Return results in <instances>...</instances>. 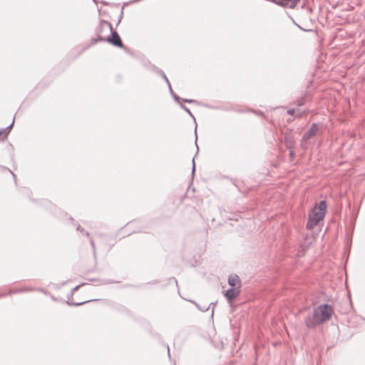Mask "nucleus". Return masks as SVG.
<instances>
[{
  "label": "nucleus",
  "instance_id": "4be33fe9",
  "mask_svg": "<svg viewBox=\"0 0 365 365\" xmlns=\"http://www.w3.org/2000/svg\"><path fill=\"white\" fill-rule=\"evenodd\" d=\"M168 353L170 355V349H169V348H168Z\"/></svg>",
  "mask_w": 365,
  "mask_h": 365
},
{
  "label": "nucleus",
  "instance_id": "412c9836",
  "mask_svg": "<svg viewBox=\"0 0 365 365\" xmlns=\"http://www.w3.org/2000/svg\"><path fill=\"white\" fill-rule=\"evenodd\" d=\"M208 309V308H204L202 310L203 311H207Z\"/></svg>",
  "mask_w": 365,
  "mask_h": 365
},
{
  "label": "nucleus",
  "instance_id": "1a4fd4ad",
  "mask_svg": "<svg viewBox=\"0 0 365 365\" xmlns=\"http://www.w3.org/2000/svg\"><path fill=\"white\" fill-rule=\"evenodd\" d=\"M287 113L291 115H297L300 117L302 115L301 113L299 110H296L295 109H289L287 110Z\"/></svg>",
  "mask_w": 365,
  "mask_h": 365
},
{
  "label": "nucleus",
  "instance_id": "0eeeda50",
  "mask_svg": "<svg viewBox=\"0 0 365 365\" xmlns=\"http://www.w3.org/2000/svg\"><path fill=\"white\" fill-rule=\"evenodd\" d=\"M228 284L230 287H238L240 288L241 282L240 277L237 274H231L228 277Z\"/></svg>",
  "mask_w": 365,
  "mask_h": 365
},
{
  "label": "nucleus",
  "instance_id": "423d86ee",
  "mask_svg": "<svg viewBox=\"0 0 365 365\" xmlns=\"http://www.w3.org/2000/svg\"><path fill=\"white\" fill-rule=\"evenodd\" d=\"M272 1L275 3L277 5H279V6H284V7H289L290 9H293L296 6V5L299 1V0H281V1L272 0Z\"/></svg>",
  "mask_w": 365,
  "mask_h": 365
},
{
  "label": "nucleus",
  "instance_id": "f03ea898",
  "mask_svg": "<svg viewBox=\"0 0 365 365\" xmlns=\"http://www.w3.org/2000/svg\"><path fill=\"white\" fill-rule=\"evenodd\" d=\"M98 32L99 41H106L113 46L120 48L123 46L119 35L116 31H113L112 25L108 21H104L101 22Z\"/></svg>",
  "mask_w": 365,
  "mask_h": 365
},
{
  "label": "nucleus",
  "instance_id": "20e7f679",
  "mask_svg": "<svg viewBox=\"0 0 365 365\" xmlns=\"http://www.w3.org/2000/svg\"><path fill=\"white\" fill-rule=\"evenodd\" d=\"M319 125L317 123H312L309 129L304 133L302 138V146L305 148L309 139L315 136L319 131Z\"/></svg>",
  "mask_w": 365,
  "mask_h": 365
},
{
  "label": "nucleus",
  "instance_id": "ddd939ff",
  "mask_svg": "<svg viewBox=\"0 0 365 365\" xmlns=\"http://www.w3.org/2000/svg\"><path fill=\"white\" fill-rule=\"evenodd\" d=\"M182 108L185 110L190 115L192 116V113L190 112V109L185 107V106H181Z\"/></svg>",
  "mask_w": 365,
  "mask_h": 365
},
{
  "label": "nucleus",
  "instance_id": "a211bd4d",
  "mask_svg": "<svg viewBox=\"0 0 365 365\" xmlns=\"http://www.w3.org/2000/svg\"><path fill=\"white\" fill-rule=\"evenodd\" d=\"M79 287V285L78 286H76L75 288L73 289V292H75L76 291Z\"/></svg>",
  "mask_w": 365,
  "mask_h": 365
},
{
  "label": "nucleus",
  "instance_id": "6ab92c4d",
  "mask_svg": "<svg viewBox=\"0 0 365 365\" xmlns=\"http://www.w3.org/2000/svg\"><path fill=\"white\" fill-rule=\"evenodd\" d=\"M173 96H174L175 99H176V100H178V101L180 99V98H179V97H178V96H175V95H174Z\"/></svg>",
  "mask_w": 365,
  "mask_h": 365
},
{
  "label": "nucleus",
  "instance_id": "7ed1b4c3",
  "mask_svg": "<svg viewBox=\"0 0 365 365\" xmlns=\"http://www.w3.org/2000/svg\"><path fill=\"white\" fill-rule=\"evenodd\" d=\"M326 209L327 203L324 200L320 201L318 205L313 207L309 214V220L307 223V228L308 230L313 229L324 218Z\"/></svg>",
  "mask_w": 365,
  "mask_h": 365
},
{
  "label": "nucleus",
  "instance_id": "f8f14e48",
  "mask_svg": "<svg viewBox=\"0 0 365 365\" xmlns=\"http://www.w3.org/2000/svg\"><path fill=\"white\" fill-rule=\"evenodd\" d=\"M297 102H298L297 105L299 106H303L304 104L305 101H304V98H302L298 100Z\"/></svg>",
  "mask_w": 365,
  "mask_h": 365
},
{
  "label": "nucleus",
  "instance_id": "4468645a",
  "mask_svg": "<svg viewBox=\"0 0 365 365\" xmlns=\"http://www.w3.org/2000/svg\"><path fill=\"white\" fill-rule=\"evenodd\" d=\"M182 101L186 102V103H191L195 101L191 100V99H182Z\"/></svg>",
  "mask_w": 365,
  "mask_h": 365
},
{
  "label": "nucleus",
  "instance_id": "2eb2a0df",
  "mask_svg": "<svg viewBox=\"0 0 365 365\" xmlns=\"http://www.w3.org/2000/svg\"><path fill=\"white\" fill-rule=\"evenodd\" d=\"M90 301L91 300H88V301L82 302H78V303H76V304H73L76 305V306H79V305L83 304L84 303L90 302Z\"/></svg>",
  "mask_w": 365,
  "mask_h": 365
},
{
  "label": "nucleus",
  "instance_id": "6e6552de",
  "mask_svg": "<svg viewBox=\"0 0 365 365\" xmlns=\"http://www.w3.org/2000/svg\"><path fill=\"white\" fill-rule=\"evenodd\" d=\"M13 124H14V121L6 128L0 130V137L4 135V138H6V136L8 135V134L9 133V130L13 126Z\"/></svg>",
  "mask_w": 365,
  "mask_h": 365
},
{
  "label": "nucleus",
  "instance_id": "f3484780",
  "mask_svg": "<svg viewBox=\"0 0 365 365\" xmlns=\"http://www.w3.org/2000/svg\"><path fill=\"white\" fill-rule=\"evenodd\" d=\"M192 173H194L195 171V163H194V159H192Z\"/></svg>",
  "mask_w": 365,
  "mask_h": 365
},
{
  "label": "nucleus",
  "instance_id": "9d476101",
  "mask_svg": "<svg viewBox=\"0 0 365 365\" xmlns=\"http://www.w3.org/2000/svg\"><path fill=\"white\" fill-rule=\"evenodd\" d=\"M160 73H161L162 78H164V80L165 81V82L168 83V87H169V88H170V92L173 93V90H172V88H171L170 83V82H169V81H168V78H167L166 75H165V73H164L163 71H161Z\"/></svg>",
  "mask_w": 365,
  "mask_h": 365
},
{
  "label": "nucleus",
  "instance_id": "aec40b11",
  "mask_svg": "<svg viewBox=\"0 0 365 365\" xmlns=\"http://www.w3.org/2000/svg\"><path fill=\"white\" fill-rule=\"evenodd\" d=\"M17 292V291H11V292H10V294H11V293H15V292Z\"/></svg>",
  "mask_w": 365,
  "mask_h": 365
},
{
  "label": "nucleus",
  "instance_id": "f257e3e1",
  "mask_svg": "<svg viewBox=\"0 0 365 365\" xmlns=\"http://www.w3.org/2000/svg\"><path fill=\"white\" fill-rule=\"evenodd\" d=\"M334 313L331 305L328 304H320L314 309L312 314L307 316L304 323L307 328L315 329L318 325L328 321Z\"/></svg>",
  "mask_w": 365,
  "mask_h": 365
},
{
  "label": "nucleus",
  "instance_id": "dca6fc26",
  "mask_svg": "<svg viewBox=\"0 0 365 365\" xmlns=\"http://www.w3.org/2000/svg\"><path fill=\"white\" fill-rule=\"evenodd\" d=\"M90 242H91V246L93 247V250H95L96 249V246H95V243H94L93 240L91 239Z\"/></svg>",
  "mask_w": 365,
  "mask_h": 365
},
{
  "label": "nucleus",
  "instance_id": "39448f33",
  "mask_svg": "<svg viewBox=\"0 0 365 365\" xmlns=\"http://www.w3.org/2000/svg\"><path fill=\"white\" fill-rule=\"evenodd\" d=\"M240 289L238 287H230L225 292V297L227 301L231 302L240 294Z\"/></svg>",
  "mask_w": 365,
  "mask_h": 365
},
{
  "label": "nucleus",
  "instance_id": "9b49d317",
  "mask_svg": "<svg viewBox=\"0 0 365 365\" xmlns=\"http://www.w3.org/2000/svg\"><path fill=\"white\" fill-rule=\"evenodd\" d=\"M78 230H79L81 232L85 234L86 236L89 235V233L88 232H86L83 227H81L80 225L78 227Z\"/></svg>",
  "mask_w": 365,
  "mask_h": 365
}]
</instances>
